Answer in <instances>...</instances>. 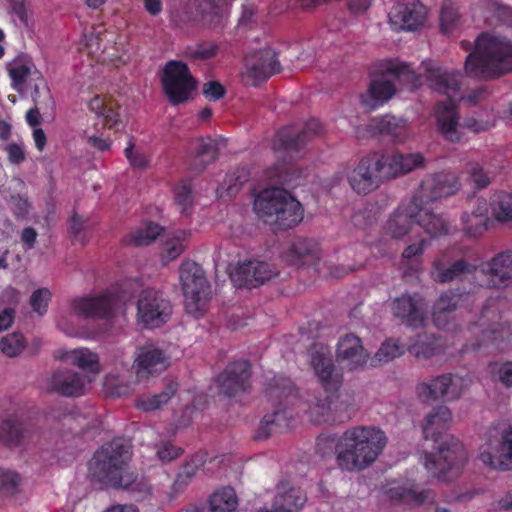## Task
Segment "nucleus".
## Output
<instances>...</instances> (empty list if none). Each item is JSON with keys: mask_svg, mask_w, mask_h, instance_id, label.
<instances>
[{"mask_svg": "<svg viewBox=\"0 0 512 512\" xmlns=\"http://www.w3.org/2000/svg\"><path fill=\"white\" fill-rule=\"evenodd\" d=\"M130 299L124 289H112L93 297L75 298L71 309L77 316L94 319H111L123 308Z\"/></svg>", "mask_w": 512, "mask_h": 512, "instance_id": "9b49d317", "label": "nucleus"}, {"mask_svg": "<svg viewBox=\"0 0 512 512\" xmlns=\"http://www.w3.org/2000/svg\"><path fill=\"white\" fill-rule=\"evenodd\" d=\"M238 506V498L232 487H223L209 498L211 512H232Z\"/></svg>", "mask_w": 512, "mask_h": 512, "instance_id": "c03bdc74", "label": "nucleus"}, {"mask_svg": "<svg viewBox=\"0 0 512 512\" xmlns=\"http://www.w3.org/2000/svg\"><path fill=\"white\" fill-rule=\"evenodd\" d=\"M312 365L321 382L325 396L317 398L312 406V413L325 423H345L357 411L354 392L341 389L342 373L336 369L329 357L317 354L312 358Z\"/></svg>", "mask_w": 512, "mask_h": 512, "instance_id": "f03ea898", "label": "nucleus"}, {"mask_svg": "<svg viewBox=\"0 0 512 512\" xmlns=\"http://www.w3.org/2000/svg\"><path fill=\"white\" fill-rule=\"evenodd\" d=\"M481 7L486 11L485 21L490 25L499 23L512 27V8L497 0H481Z\"/></svg>", "mask_w": 512, "mask_h": 512, "instance_id": "79ce46f5", "label": "nucleus"}, {"mask_svg": "<svg viewBox=\"0 0 512 512\" xmlns=\"http://www.w3.org/2000/svg\"><path fill=\"white\" fill-rule=\"evenodd\" d=\"M218 152L219 142L217 140L212 138L200 140L191 168L198 173L203 172L209 164L217 160Z\"/></svg>", "mask_w": 512, "mask_h": 512, "instance_id": "58836bf2", "label": "nucleus"}, {"mask_svg": "<svg viewBox=\"0 0 512 512\" xmlns=\"http://www.w3.org/2000/svg\"><path fill=\"white\" fill-rule=\"evenodd\" d=\"M421 214L416 218V224L419 225L428 235L436 237L448 233V222L441 215L433 212L428 205L430 203H420Z\"/></svg>", "mask_w": 512, "mask_h": 512, "instance_id": "f704fd0d", "label": "nucleus"}, {"mask_svg": "<svg viewBox=\"0 0 512 512\" xmlns=\"http://www.w3.org/2000/svg\"><path fill=\"white\" fill-rule=\"evenodd\" d=\"M88 107L91 112L103 118L104 125L109 128H116L120 119L116 112V105L112 100L107 101L100 96H95L89 101Z\"/></svg>", "mask_w": 512, "mask_h": 512, "instance_id": "37998d69", "label": "nucleus"}, {"mask_svg": "<svg viewBox=\"0 0 512 512\" xmlns=\"http://www.w3.org/2000/svg\"><path fill=\"white\" fill-rule=\"evenodd\" d=\"M250 364L247 360L230 363L217 377L220 394L234 397L250 389Z\"/></svg>", "mask_w": 512, "mask_h": 512, "instance_id": "412c9836", "label": "nucleus"}, {"mask_svg": "<svg viewBox=\"0 0 512 512\" xmlns=\"http://www.w3.org/2000/svg\"><path fill=\"white\" fill-rule=\"evenodd\" d=\"M91 381V376L62 367L55 369L47 376L46 390L62 397L75 398L86 393Z\"/></svg>", "mask_w": 512, "mask_h": 512, "instance_id": "dca6fc26", "label": "nucleus"}, {"mask_svg": "<svg viewBox=\"0 0 512 512\" xmlns=\"http://www.w3.org/2000/svg\"><path fill=\"white\" fill-rule=\"evenodd\" d=\"M386 162L387 178L407 174L415 169H421L425 166V159L420 153H400L381 156Z\"/></svg>", "mask_w": 512, "mask_h": 512, "instance_id": "c85d7f7f", "label": "nucleus"}, {"mask_svg": "<svg viewBox=\"0 0 512 512\" xmlns=\"http://www.w3.org/2000/svg\"><path fill=\"white\" fill-rule=\"evenodd\" d=\"M230 0H202L199 3V11L202 18L210 25H218L223 17V6Z\"/></svg>", "mask_w": 512, "mask_h": 512, "instance_id": "8fccbe9b", "label": "nucleus"}, {"mask_svg": "<svg viewBox=\"0 0 512 512\" xmlns=\"http://www.w3.org/2000/svg\"><path fill=\"white\" fill-rule=\"evenodd\" d=\"M476 265L465 260L458 259L445 266L438 264L435 266V280L439 283H448L452 281H461L467 275L474 273Z\"/></svg>", "mask_w": 512, "mask_h": 512, "instance_id": "c9c22d12", "label": "nucleus"}, {"mask_svg": "<svg viewBox=\"0 0 512 512\" xmlns=\"http://www.w3.org/2000/svg\"><path fill=\"white\" fill-rule=\"evenodd\" d=\"M175 203L180 209L181 214L188 216L192 211L193 196L191 187L183 184L175 190Z\"/></svg>", "mask_w": 512, "mask_h": 512, "instance_id": "052dcab7", "label": "nucleus"}, {"mask_svg": "<svg viewBox=\"0 0 512 512\" xmlns=\"http://www.w3.org/2000/svg\"><path fill=\"white\" fill-rule=\"evenodd\" d=\"M387 178L386 162L378 154L368 155L348 175L351 188L358 194H367Z\"/></svg>", "mask_w": 512, "mask_h": 512, "instance_id": "4468645a", "label": "nucleus"}, {"mask_svg": "<svg viewBox=\"0 0 512 512\" xmlns=\"http://www.w3.org/2000/svg\"><path fill=\"white\" fill-rule=\"evenodd\" d=\"M63 362L79 367L83 373L88 376L96 375L100 372L98 355L88 348H77L73 350L61 351L57 357Z\"/></svg>", "mask_w": 512, "mask_h": 512, "instance_id": "7c9ffc66", "label": "nucleus"}, {"mask_svg": "<svg viewBox=\"0 0 512 512\" xmlns=\"http://www.w3.org/2000/svg\"><path fill=\"white\" fill-rule=\"evenodd\" d=\"M476 300L475 294L457 289L443 292L433 306L432 319L440 329H446L454 320L459 307H468Z\"/></svg>", "mask_w": 512, "mask_h": 512, "instance_id": "6ab92c4d", "label": "nucleus"}, {"mask_svg": "<svg viewBox=\"0 0 512 512\" xmlns=\"http://www.w3.org/2000/svg\"><path fill=\"white\" fill-rule=\"evenodd\" d=\"M422 67L428 87L438 93L446 94L449 98L447 102H439L437 105L436 118L439 130L446 140L459 142L461 139L458 131L459 117L456 105L452 101V93L459 91L461 75L458 71L443 69L432 62H423Z\"/></svg>", "mask_w": 512, "mask_h": 512, "instance_id": "20e7f679", "label": "nucleus"}, {"mask_svg": "<svg viewBox=\"0 0 512 512\" xmlns=\"http://www.w3.org/2000/svg\"><path fill=\"white\" fill-rule=\"evenodd\" d=\"M466 172L477 189L486 188L493 178V176L486 172L478 163H468Z\"/></svg>", "mask_w": 512, "mask_h": 512, "instance_id": "680f3d73", "label": "nucleus"}, {"mask_svg": "<svg viewBox=\"0 0 512 512\" xmlns=\"http://www.w3.org/2000/svg\"><path fill=\"white\" fill-rule=\"evenodd\" d=\"M391 311L395 318L407 327L421 328L426 321V307L417 294L404 293L391 302Z\"/></svg>", "mask_w": 512, "mask_h": 512, "instance_id": "4be33fe9", "label": "nucleus"}, {"mask_svg": "<svg viewBox=\"0 0 512 512\" xmlns=\"http://www.w3.org/2000/svg\"><path fill=\"white\" fill-rule=\"evenodd\" d=\"M391 500L400 501L407 504L423 505L430 503L435 498V493L431 489H418V487H392L387 491Z\"/></svg>", "mask_w": 512, "mask_h": 512, "instance_id": "e433bc0d", "label": "nucleus"}, {"mask_svg": "<svg viewBox=\"0 0 512 512\" xmlns=\"http://www.w3.org/2000/svg\"><path fill=\"white\" fill-rule=\"evenodd\" d=\"M278 274L276 269L264 261L246 260L231 272V280L238 288L259 287Z\"/></svg>", "mask_w": 512, "mask_h": 512, "instance_id": "aec40b11", "label": "nucleus"}, {"mask_svg": "<svg viewBox=\"0 0 512 512\" xmlns=\"http://www.w3.org/2000/svg\"><path fill=\"white\" fill-rule=\"evenodd\" d=\"M416 204V201L411 198L410 202L405 206L399 208L388 220L387 229L391 236L395 239H401L408 234L414 224L416 218L421 214V208Z\"/></svg>", "mask_w": 512, "mask_h": 512, "instance_id": "cd10ccee", "label": "nucleus"}, {"mask_svg": "<svg viewBox=\"0 0 512 512\" xmlns=\"http://www.w3.org/2000/svg\"><path fill=\"white\" fill-rule=\"evenodd\" d=\"M204 462V458L196 454L180 467L172 485V490L175 494H179L190 484Z\"/></svg>", "mask_w": 512, "mask_h": 512, "instance_id": "a19ab883", "label": "nucleus"}, {"mask_svg": "<svg viewBox=\"0 0 512 512\" xmlns=\"http://www.w3.org/2000/svg\"><path fill=\"white\" fill-rule=\"evenodd\" d=\"M463 231L466 235L477 238L488 229L489 218H480L477 215L462 214Z\"/></svg>", "mask_w": 512, "mask_h": 512, "instance_id": "864d4df0", "label": "nucleus"}, {"mask_svg": "<svg viewBox=\"0 0 512 512\" xmlns=\"http://www.w3.org/2000/svg\"><path fill=\"white\" fill-rule=\"evenodd\" d=\"M451 420V412L446 406H438L426 416L423 434L426 440H433V449L437 455L425 453L423 464L435 477L450 480L456 477L467 460V453L458 439L453 435L441 433Z\"/></svg>", "mask_w": 512, "mask_h": 512, "instance_id": "f257e3e1", "label": "nucleus"}, {"mask_svg": "<svg viewBox=\"0 0 512 512\" xmlns=\"http://www.w3.org/2000/svg\"><path fill=\"white\" fill-rule=\"evenodd\" d=\"M425 7L417 0L395 4L389 12V21L395 29L416 30L424 23Z\"/></svg>", "mask_w": 512, "mask_h": 512, "instance_id": "393cba45", "label": "nucleus"}, {"mask_svg": "<svg viewBox=\"0 0 512 512\" xmlns=\"http://www.w3.org/2000/svg\"><path fill=\"white\" fill-rule=\"evenodd\" d=\"M169 364V358L163 350L153 345H147L137 349L133 367L137 380L143 382L150 377L158 376L168 368Z\"/></svg>", "mask_w": 512, "mask_h": 512, "instance_id": "5701e85b", "label": "nucleus"}, {"mask_svg": "<svg viewBox=\"0 0 512 512\" xmlns=\"http://www.w3.org/2000/svg\"><path fill=\"white\" fill-rule=\"evenodd\" d=\"M217 45L213 43H202L187 47L185 54L193 60H207L216 55Z\"/></svg>", "mask_w": 512, "mask_h": 512, "instance_id": "0e129e2a", "label": "nucleus"}, {"mask_svg": "<svg viewBox=\"0 0 512 512\" xmlns=\"http://www.w3.org/2000/svg\"><path fill=\"white\" fill-rule=\"evenodd\" d=\"M155 450L158 459L163 463L175 460L183 454V449L170 441H160L155 445Z\"/></svg>", "mask_w": 512, "mask_h": 512, "instance_id": "e2e57ef3", "label": "nucleus"}, {"mask_svg": "<svg viewBox=\"0 0 512 512\" xmlns=\"http://www.w3.org/2000/svg\"><path fill=\"white\" fill-rule=\"evenodd\" d=\"M344 434L340 437L336 435L322 434L316 441V453L322 458L330 457L333 454L339 455V451L344 449Z\"/></svg>", "mask_w": 512, "mask_h": 512, "instance_id": "de8ad7c7", "label": "nucleus"}, {"mask_svg": "<svg viewBox=\"0 0 512 512\" xmlns=\"http://www.w3.org/2000/svg\"><path fill=\"white\" fill-rule=\"evenodd\" d=\"M266 394L274 405L272 413L263 417L255 438L257 440L267 439L276 428L287 426V412L281 408L283 402L297 396V391L292 381L286 377H274L266 387Z\"/></svg>", "mask_w": 512, "mask_h": 512, "instance_id": "1a4fd4ad", "label": "nucleus"}, {"mask_svg": "<svg viewBox=\"0 0 512 512\" xmlns=\"http://www.w3.org/2000/svg\"><path fill=\"white\" fill-rule=\"evenodd\" d=\"M178 389V383L167 380L164 390L152 396L140 397L136 400V407L144 412H151L162 408L174 396Z\"/></svg>", "mask_w": 512, "mask_h": 512, "instance_id": "ea45409f", "label": "nucleus"}, {"mask_svg": "<svg viewBox=\"0 0 512 512\" xmlns=\"http://www.w3.org/2000/svg\"><path fill=\"white\" fill-rule=\"evenodd\" d=\"M163 228L156 223L149 222L144 228L135 231L131 235V241L136 246L151 244L160 235Z\"/></svg>", "mask_w": 512, "mask_h": 512, "instance_id": "6e6d98bb", "label": "nucleus"}, {"mask_svg": "<svg viewBox=\"0 0 512 512\" xmlns=\"http://www.w3.org/2000/svg\"><path fill=\"white\" fill-rule=\"evenodd\" d=\"M132 457L131 441L118 437L104 443L88 463V475L93 482L113 488Z\"/></svg>", "mask_w": 512, "mask_h": 512, "instance_id": "423d86ee", "label": "nucleus"}, {"mask_svg": "<svg viewBox=\"0 0 512 512\" xmlns=\"http://www.w3.org/2000/svg\"><path fill=\"white\" fill-rule=\"evenodd\" d=\"M396 81L410 90H415L422 84L421 74L412 70L409 64L391 62L385 71L372 79L368 96L362 100L363 104L369 109H375L388 101L396 92Z\"/></svg>", "mask_w": 512, "mask_h": 512, "instance_id": "6e6552de", "label": "nucleus"}, {"mask_svg": "<svg viewBox=\"0 0 512 512\" xmlns=\"http://www.w3.org/2000/svg\"><path fill=\"white\" fill-rule=\"evenodd\" d=\"M249 172L246 168L237 169V171L227 176L225 183L227 184V191L230 195L235 194L241 186L249 180Z\"/></svg>", "mask_w": 512, "mask_h": 512, "instance_id": "338daca9", "label": "nucleus"}, {"mask_svg": "<svg viewBox=\"0 0 512 512\" xmlns=\"http://www.w3.org/2000/svg\"><path fill=\"white\" fill-rule=\"evenodd\" d=\"M28 430L17 416H10L0 424V442L7 446H19L25 439Z\"/></svg>", "mask_w": 512, "mask_h": 512, "instance_id": "4c0bfd02", "label": "nucleus"}, {"mask_svg": "<svg viewBox=\"0 0 512 512\" xmlns=\"http://www.w3.org/2000/svg\"><path fill=\"white\" fill-rule=\"evenodd\" d=\"M280 70L277 53L272 48L266 47L246 57L243 81L246 85L257 86Z\"/></svg>", "mask_w": 512, "mask_h": 512, "instance_id": "a211bd4d", "label": "nucleus"}, {"mask_svg": "<svg viewBox=\"0 0 512 512\" xmlns=\"http://www.w3.org/2000/svg\"><path fill=\"white\" fill-rule=\"evenodd\" d=\"M9 76L12 80V87L20 95L24 94V84L29 79L30 81H36L37 74L35 70L32 71L31 67L27 64L14 63L9 68Z\"/></svg>", "mask_w": 512, "mask_h": 512, "instance_id": "09e8293b", "label": "nucleus"}, {"mask_svg": "<svg viewBox=\"0 0 512 512\" xmlns=\"http://www.w3.org/2000/svg\"><path fill=\"white\" fill-rule=\"evenodd\" d=\"M404 353V347L397 340H386L375 354L379 362L387 363Z\"/></svg>", "mask_w": 512, "mask_h": 512, "instance_id": "bf43d9fd", "label": "nucleus"}, {"mask_svg": "<svg viewBox=\"0 0 512 512\" xmlns=\"http://www.w3.org/2000/svg\"><path fill=\"white\" fill-rule=\"evenodd\" d=\"M254 210L264 222L275 224L282 230L294 227L303 219L301 203L281 188L262 191L255 198Z\"/></svg>", "mask_w": 512, "mask_h": 512, "instance_id": "0eeeda50", "label": "nucleus"}, {"mask_svg": "<svg viewBox=\"0 0 512 512\" xmlns=\"http://www.w3.org/2000/svg\"><path fill=\"white\" fill-rule=\"evenodd\" d=\"M319 131L320 123L317 120L308 121L303 128L284 127L278 131L273 147L283 154L285 162L293 161L302 157L307 142Z\"/></svg>", "mask_w": 512, "mask_h": 512, "instance_id": "ddd939ff", "label": "nucleus"}, {"mask_svg": "<svg viewBox=\"0 0 512 512\" xmlns=\"http://www.w3.org/2000/svg\"><path fill=\"white\" fill-rule=\"evenodd\" d=\"M20 484L21 477L18 473L0 469V497L16 494Z\"/></svg>", "mask_w": 512, "mask_h": 512, "instance_id": "4d7b16f0", "label": "nucleus"}, {"mask_svg": "<svg viewBox=\"0 0 512 512\" xmlns=\"http://www.w3.org/2000/svg\"><path fill=\"white\" fill-rule=\"evenodd\" d=\"M437 350L433 336L419 335L416 342L409 348L411 354L417 358L429 359Z\"/></svg>", "mask_w": 512, "mask_h": 512, "instance_id": "13d9d810", "label": "nucleus"}, {"mask_svg": "<svg viewBox=\"0 0 512 512\" xmlns=\"http://www.w3.org/2000/svg\"><path fill=\"white\" fill-rule=\"evenodd\" d=\"M371 127L379 134L396 136L404 128V122L394 116L385 115L379 119H375Z\"/></svg>", "mask_w": 512, "mask_h": 512, "instance_id": "5fc2aeb1", "label": "nucleus"}, {"mask_svg": "<svg viewBox=\"0 0 512 512\" xmlns=\"http://www.w3.org/2000/svg\"><path fill=\"white\" fill-rule=\"evenodd\" d=\"M114 489L126 491L134 500L143 501L152 495V487L143 476L126 471L117 481Z\"/></svg>", "mask_w": 512, "mask_h": 512, "instance_id": "473e14b6", "label": "nucleus"}, {"mask_svg": "<svg viewBox=\"0 0 512 512\" xmlns=\"http://www.w3.org/2000/svg\"><path fill=\"white\" fill-rule=\"evenodd\" d=\"M498 455L483 451L479 455L481 462L494 469L508 471L512 469V426L508 427L503 435Z\"/></svg>", "mask_w": 512, "mask_h": 512, "instance_id": "c756f323", "label": "nucleus"}, {"mask_svg": "<svg viewBox=\"0 0 512 512\" xmlns=\"http://www.w3.org/2000/svg\"><path fill=\"white\" fill-rule=\"evenodd\" d=\"M26 342L21 333L13 332L0 340V351L7 357L18 356L25 348Z\"/></svg>", "mask_w": 512, "mask_h": 512, "instance_id": "603ef678", "label": "nucleus"}, {"mask_svg": "<svg viewBox=\"0 0 512 512\" xmlns=\"http://www.w3.org/2000/svg\"><path fill=\"white\" fill-rule=\"evenodd\" d=\"M305 502L306 497L300 489L282 484L273 501L274 512H297Z\"/></svg>", "mask_w": 512, "mask_h": 512, "instance_id": "72a5a7b5", "label": "nucleus"}, {"mask_svg": "<svg viewBox=\"0 0 512 512\" xmlns=\"http://www.w3.org/2000/svg\"><path fill=\"white\" fill-rule=\"evenodd\" d=\"M319 248L311 239H297L282 253V259L289 265L299 266L318 257Z\"/></svg>", "mask_w": 512, "mask_h": 512, "instance_id": "2f4dec72", "label": "nucleus"}, {"mask_svg": "<svg viewBox=\"0 0 512 512\" xmlns=\"http://www.w3.org/2000/svg\"><path fill=\"white\" fill-rule=\"evenodd\" d=\"M465 73L477 79L490 80L512 72V42L502 36L481 33L474 50L464 64Z\"/></svg>", "mask_w": 512, "mask_h": 512, "instance_id": "7ed1b4c3", "label": "nucleus"}, {"mask_svg": "<svg viewBox=\"0 0 512 512\" xmlns=\"http://www.w3.org/2000/svg\"><path fill=\"white\" fill-rule=\"evenodd\" d=\"M457 189L455 176L441 172L425 178L412 198L420 203H432L454 194Z\"/></svg>", "mask_w": 512, "mask_h": 512, "instance_id": "b1692460", "label": "nucleus"}, {"mask_svg": "<svg viewBox=\"0 0 512 512\" xmlns=\"http://www.w3.org/2000/svg\"><path fill=\"white\" fill-rule=\"evenodd\" d=\"M224 86L218 81H209L203 85V95L211 100L216 101L221 99L225 95Z\"/></svg>", "mask_w": 512, "mask_h": 512, "instance_id": "774afa93", "label": "nucleus"}, {"mask_svg": "<svg viewBox=\"0 0 512 512\" xmlns=\"http://www.w3.org/2000/svg\"><path fill=\"white\" fill-rule=\"evenodd\" d=\"M161 83L164 93L172 105L187 102L197 87V81L192 76L187 64L176 60L166 63Z\"/></svg>", "mask_w": 512, "mask_h": 512, "instance_id": "f8f14e48", "label": "nucleus"}, {"mask_svg": "<svg viewBox=\"0 0 512 512\" xmlns=\"http://www.w3.org/2000/svg\"><path fill=\"white\" fill-rule=\"evenodd\" d=\"M491 209L497 221L502 223L512 221V192L496 193L491 200Z\"/></svg>", "mask_w": 512, "mask_h": 512, "instance_id": "a18cd8bd", "label": "nucleus"}, {"mask_svg": "<svg viewBox=\"0 0 512 512\" xmlns=\"http://www.w3.org/2000/svg\"><path fill=\"white\" fill-rule=\"evenodd\" d=\"M458 7L452 0H445L441 7L440 28L443 33H449L460 23Z\"/></svg>", "mask_w": 512, "mask_h": 512, "instance_id": "3c124183", "label": "nucleus"}, {"mask_svg": "<svg viewBox=\"0 0 512 512\" xmlns=\"http://www.w3.org/2000/svg\"><path fill=\"white\" fill-rule=\"evenodd\" d=\"M487 277L488 285L493 288L507 287L512 282V251H503L495 255L481 267Z\"/></svg>", "mask_w": 512, "mask_h": 512, "instance_id": "a878e982", "label": "nucleus"}, {"mask_svg": "<svg viewBox=\"0 0 512 512\" xmlns=\"http://www.w3.org/2000/svg\"><path fill=\"white\" fill-rule=\"evenodd\" d=\"M463 389L464 379L447 373L422 382L417 386V393L423 401H452L461 396Z\"/></svg>", "mask_w": 512, "mask_h": 512, "instance_id": "f3484780", "label": "nucleus"}, {"mask_svg": "<svg viewBox=\"0 0 512 512\" xmlns=\"http://www.w3.org/2000/svg\"><path fill=\"white\" fill-rule=\"evenodd\" d=\"M51 293L47 288H40L34 291L30 297V304L35 312L43 315L47 311Z\"/></svg>", "mask_w": 512, "mask_h": 512, "instance_id": "69168bd1", "label": "nucleus"}, {"mask_svg": "<svg viewBox=\"0 0 512 512\" xmlns=\"http://www.w3.org/2000/svg\"><path fill=\"white\" fill-rule=\"evenodd\" d=\"M368 358L359 337L347 334L338 343L337 359L349 370H354L366 364Z\"/></svg>", "mask_w": 512, "mask_h": 512, "instance_id": "bb28decb", "label": "nucleus"}, {"mask_svg": "<svg viewBox=\"0 0 512 512\" xmlns=\"http://www.w3.org/2000/svg\"><path fill=\"white\" fill-rule=\"evenodd\" d=\"M172 314V305L163 293L155 289L143 290L137 302V315L148 328L166 323Z\"/></svg>", "mask_w": 512, "mask_h": 512, "instance_id": "2eb2a0df", "label": "nucleus"}, {"mask_svg": "<svg viewBox=\"0 0 512 512\" xmlns=\"http://www.w3.org/2000/svg\"><path fill=\"white\" fill-rule=\"evenodd\" d=\"M179 277L187 313L198 317L209 300L210 285L203 268L193 261H185L179 269Z\"/></svg>", "mask_w": 512, "mask_h": 512, "instance_id": "9d476101", "label": "nucleus"}, {"mask_svg": "<svg viewBox=\"0 0 512 512\" xmlns=\"http://www.w3.org/2000/svg\"><path fill=\"white\" fill-rule=\"evenodd\" d=\"M35 74H37V79L36 81H33V91L31 94L34 106H37L38 108L51 109L50 114L53 117L55 103L51 95V92L42 75L37 70H35Z\"/></svg>", "mask_w": 512, "mask_h": 512, "instance_id": "49530a36", "label": "nucleus"}, {"mask_svg": "<svg viewBox=\"0 0 512 512\" xmlns=\"http://www.w3.org/2000/svg\"><path fill=\"white\" fill-rule=\"evenodd\" d=\"M385 433L374 427H356L344 433V449L336 457L347 471H360L372 464L386 446Z\"/></svg>", "mask_w": 512, "mask_h": 512, "instance_id": "39448f33", "label": "nucleus"}]
</instances>
